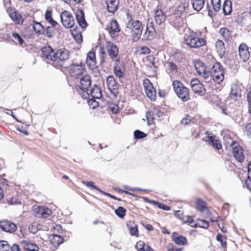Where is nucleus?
<instances>
[{"instance_id":"nucleus-1","label":"nucleus","mask_w":251,"mask_h":251,"mask_svg":"<svg viewBox=\"0 0 251 251\" xmlns=\"http://www.w3.org/2000/svg\"><path fill=\"white\" fill-rule=\"evenodd\" d=\"M132 33L133 42L138 41L141 37L143 27L141 22L137 20L129 19L126 25Z\"/></svg>"},{"instance_id":"nucleus-2","label":"nucleus","mask_w":251,"mask_h":251,"mask_svg":"<svg viewBox=\"0 0 251 251\" xmlns=\"http://www.w3.org/2000/svg\"><path fill=\"white\" fill-rule=\"evenodd\" d=\"M173 86L175 93L182 100L186 101L190 99L188 89L178 80L173 82Z\"/></svg>"},{"instance_id":"nucleus-3","label":"nucleus","mask_w":251,"mask_h":251,"mask_svg":"<svg viewBox=\"0 0 251 251\" xmlns=\"http://www.w3.org/2000/svg\"><path fill=\"white\" fill-rule=\"evenodd\" d=\"M211 77L212 79L218 84L222 82L224 79V70L223 67L219 63H216L214 64L211 69L209 72Z\"/></svg>"},{"instance_id":"nucleus-4","label":"nucleus","mask_w":251,"mask_h":251,"mask_svg":"<svg viewBox=\"0 0 251 251\" xmlns=\"http://www.w3.org/2000/svg\"><path fill=\"white\" fill-rule=\"evenodd\" d=\"M76 82L77 84L75 88L76 90L80 94L81 91L82 92V95H85L86 92H88V89L90 88L91 84L90 76L88 75H85L81 76Z\"/></svg>"},{"instance_id":"nucleus-5","label":"nucleus","mask_w":251,"mask_h":251,"mask_svg":"<svg viewBox=\"0 0 251 251\" xmlns=\"http://www.w3.org/2000/svg\"><path fill=\"white\" fill-rule=\"evenodd\" d=\"M185 44L191 48H198L205 44V41L203 38L197 36L195 33H191L185 39Z\"/></svg>"},{"instance_id":"nucleus-6","label":"nucleus","mask_w":251,"mask_h":251,"mask_svg":"<svg viewBox=\"0 0 251 251\" xmlns=\"http://www.w3.org/2000/svg\"><path fill=\"white\" fill-rule=\"evenodd\" d=\"M53 64L56 67L61 66L64 61L69 58V52L65 49L58 50L54 54Z\"/></svg>"},{"instance_id":"nucleus-7","label":"nucleus","mask_w":251,"mask_h":251,"mask_svg":"<svg viewBox=\"0 0 251 251\" xmlns=\"http://www.w3.org/2000/svg\"><path fill=\"white\" fill-rule=\"evenodd\" d=\"M60 17L62 25L66 28H71L75 25V21L74 16L69 11L67 10L62 11Z\"/></svg>"},{"instance_id":"nucleus-8","label":"nucleus","mask_w":251,"mask_h":251,"mask_svg":"<svg viewBox=\"0 0 251 251\" xmlns=\"http://www.w3.org/2000/svg\"><path fill=\"white\" fill-rule=\"evenodd\" d=\"M105 48L112 61L114 62L120 60L119 49L115 44L112 42L107 41L105 44Z\"/></svg>"},{"instance_id":"nucleus-9","label":"nucleus","mask_w":251,"mask_h":251,"mask_svg":"<svg viewBox=\"0 0 251 251\" xmlns=\"http://www.w3.org/2000/svg\"><path fill=\"white\" fill-rule=\"evenodd\" d=\"M231 141L230 146L232 147L233 156L239 162H243L245 159L243 149L238 143L230 139Z\"/></svg>"},{"instance_id":"nucleus-10","label":"nucleus","mask_w":251,"mask_h":251,"mask_svg":"<svg viewBox=\"0 0 251 251\" xmlns=\"http://www.w3.org/2000/svg\"><path fill=\"white\" fill-rule=\"evenodd\" d=\"M195 68L199 75L201 76L204 79H208L210 73L206 69V67L204 63L200 60H197L194 63Z\"/></svg>"},{"instance_id":"nucleus-11","label":"nucleus","mask_w":251,"mask_h":251,"mask_svg":"<svg viewBox=\"0 0 251 251\" xmlns=\"http://www.w3.org/2000/svg\"><path fill=\"white\" fill-rule=\"evenodd\" d=\"M34 215L39 218H46L51 214V211L50 209L38 205H35L33 207Z\"/></svg>"},{"instance_id":"nucleus-12","label":"nucleus","mask_w":251,"mask_h":251,"mask_svg":"<svg viewBox=\"0 0 251 251\" xmlns=\"http://www.w3.org/2000/svg\"><path fill=\"white\" fill-rule=\"evenodd\" d=\"M156 36V32L152 22L148 23L145 33L143 35L142 40L151 41Z\"/></svg>"},{"instance_id":"nucleus-13","label":"nucleus","mask_w":251,"mask_h":251,"mask_svg":"<svg viewBox=\"0 0 251 251\" xmlns=\"http://www.w3.org/2000/svg\"><path fill=\"white\" fill-rule=\"evenodd\" d=\"M191 86L192 90L196 94L202 96L205 93L203 85L197 78H193L191 81Z\"/></svg>"},{"instance_id":"nucleus-14","label":"nucleus","mask_w":251,"mask_h":251,"mask_svg":"<svg viewBox=\"0 0 251 251\" xmlns=\"http://www.w3.org/2000/svg\"><path fill=\"white\" fill-rule=\"evenodd\" d=\"M84 71V65L81 64L72 65L70 67L69 73L72 77L78 79L82 75Z\"/></svg>"},{"instance_id":"nucleus-15","label":"nucleus","mask_w":251,"mask_h":251,"mask_svg":"<svg viewBox=\"0 0 251 251\" xmlns=\"http://www.w3.org/2000/svg\"><path fill=\"white\" fill-rule=\"evenodd\" d=\"M114 62V74L119 78H123L125 75L126 72L124 65L123 63L120 62V60Z\"/></svg>"},{"instance_id":"nucleus-16","label":"nucleus","mask_w":251,"mask_h":251,"mask_svg":"<svg viewBox=\"0 0 251 251\" xmlns=\"http://www.w3.org/2000/svg\"><path fill=\"white\" fill-rule=\"evenodd\" d=\"M0 228L3 231L9 233H13L17 229V226L14 223L8 220L0 221Z\"/></svg>"},{"instance_id":"nucleus-17","label":"nucleus","mask_w":251,"mask_h":251,"mask_svg":"<svg viewBox=\"0 0 251 251\" xmlns=\"http://www.w3.org/2000/svg\"><path fill=\"white\" fill-rule=\"evenodd\" d=\"M243 85L241 83H235L231 87L230 97L235 100H238L241 97Z\"/></svg>"},{"instance_id":"nucleus-18","label":"nucleus","mask_w":251,"mask_h":251,"mask_svg":"<svg viewBox=\"0 0 251 251\" xmlns=\"http://www.w3.org/2000/svg\"><path fill=\"white\" fill-rule=\"evenodd\" d=\"M163 115V113L157 108H154L150 112L146 113V118L148 125L153 123V120L157 118H160Z\"/></svg>"},{"instance_id":"nucleus-19","label":"nucleus","mask_w":251,"mask_h":251,"mask_svg":"<svg viewBox=\"0 0 251 251\" xmlns=\"http://www.w3.org/2000/svg\"><path fill=\"white\" fill-rule=\"evenodd\" d=\"M206 137L208 139L209 144L217 150L222 148V144L219 140L217 139L216 136L210 132L206 131L205 133Z\"/></svg>"},{"instance_id":"nucleus-20","label":"nucleus","mask_w":251,"mask_h":251,"mask_svg":"<svg viewBox=\"0 0 251 251\" xmlns=\"http://www.w3.org/2000/svg\"><path fill=\"white\" fill-rule=\"evenodd\" d=\"M22 248L26 251H39V248L34 243L29 240H23L21 242Z\"/></svg>"},{"instance_id":"nucleus-21","label":"nucleus","mask_w":251,"mask_h":251,"mask_svg":"<svg viewBox=\"0 0 251 251\" xmlns=\"http://www.w3.org/2000/svg\"><path fill=\"white\" fill-rule=\"evenodd\" d=\"M42 57L53 62L54 59L55 52L53 49L50 46L43 47L42 50Z\"/></svg>"},{"instance_id":"nucleus-22","label":"nucleus","mask_w":251,"mask_h":251,"mask_svg":"<svg viewBox=\"0 0 251 251\" xmlns=\"http://www.w3.org/2000/svg\"><path fill=\"white\" fill-rule=\"evenodd\" d=\"M239 54L240 58L244 62L247 61L250 57V52L246 44L241 43L239 47Z\"/></svg>"},{"instance_id":"nucleus-23","label":"nucleus","mask_w":251,"mask_h":251,"mask_svg":"<svg viewBox=\"0 0 251 251\" xmlns=\"http://www.w3.org/2000/svg\"><path fill=\"white\" fill-rule=\"evenodd\" d=\"M120 30V28L117 21L116 20H111L110 23L109 33L112 38L115 39L117 37Z\"/></svg>"},{"instance_id":"nucleus-24","label":"nucleus","mask_w":251,"mask_h":251,"mask_svg":"<svg viewBox=\"0 0 251 251\" xmlns=\"http://www.w3.org/2000/svg\"><path fill=\"white\" fill-rule=\"evenodd\" d=\"M106 84L108 89L111 93H115L117 92L119 86L114 77L112 75L107 77L106 79Z\"/></svg>"},{"instance_id":"nucleus-25","label":"nucleus","mask_w":251,"mask_h":251,"mask_svg":"<svg viewBox=\"0 0 251 251\" xmlns=\"http://www.w3.org/2000/svg\"><path fill=\"white\" fill-rule=\"evenodd\" d=\"M7 11L11 19L16 24L22 25L23 23L24 19L21 14L17 13L13 9L9 8H8Z\"/></svg>"},{"instance_id":"nucleus-26","label":"nucleus","mask_w":251,"mask_h":251,"mask_svg":"<svg viewBox=\"0 0 251 251\" xmlns=\"http://www.w3.org/2000/svg\"><path fill=\"white\" fill-rule=\"evenodd\" d=\"M95 99H100L101 97V93L100 89L97 86L91 89H88V92H86L85 95H82V97L87 98V96H90Z\"/></svg>"},{"instance_id":"nucleus-27","label":"nucleus","mask_w":251,"mask_h":251,"mask_svg":"<svg viewBox=\"0 0 251 251\" xmlns=\"http://www.w3.org/2000/svg\"><path fill=\"white\" fill-rule=\"evenodd\" d=\"M76 19L80 27H86L87 24L84 18V13L81 9H78L76 12Z\"/></svg>"},{"instance_id":"nucleus-28","label":"nucleus","mask_w":251,"mask_h":251,"mask_svg":"<svg viewBox=\"0 0 251 251\" xmlns=\"http://www.w3.org/2000/svg\"><path fill=\"white\" fill-rule=\"evenodd\" d=\"M105 3L109 12L114 13L117 10L119 0H105Z\"/></svg>"},{"instance_id":"nucleus-29","label":"nucleus","mask_w":251,"mask_h":251,"mask_svg":"<svg viewBox=\"0 0 251 251\" xmlns=\"http://www.w3.org/2000/svg\"><path fill=\"white\" fill-rule=\"evenodd\" d=\"M166 15L162 10L157 9L155 11L154 18L157 24L160 25L166 19Z\"/></svg>"},{"instance_id":"nucleus-30","label":"nucleus","mask_w":251,"mask_h":251,"mask_svg":"<svg viewBox=\"0 0 251 251\" xmlns=\"http://www.w3.org/2000/svg\"><path fill=\"white\" fill-rule=\"evenodd\" d=\"M86 63L90 68L95 67L96 61L95 53L94 51H90L87 53Z\"/></svg>"},{"instance_id":"nucleus-31","label":"nucleus","mask_w":251,"mask_h":251,"mask_svg":"<svg viewBox=\"0 0 251 251\" xmlns=\"http://www.w3.org/2000/svg\"><path fill=\"white\" fill-rule=\"evenodd\" d=\"M49 240L54 247H57L63 243V238L61 236L52 234L49 236Z\"/></svg>"},{"instance_id":"nucleus-32","label":"nucleus","mask_w":251,"mask_h":251,"mask_svg":"<svg viewBox=\"0 0 251 251\" xmlns=\"http://www.w3.org/2000/svg\"><path fill=\"white\" fill-rule=\"evenodd\" d=\"M191 3L193 8L195 11L199 12L203 7L205 0H191Z\"/></svg>"},{"instance_id":"nucleus-33","label":"nucleus","mask_w":251,"mask_h":251,"mask_svg":"<svg viewBox=\"0 0 251 251\" xmlns=\"http://www.w3.org/2000/svg\"><path fill=\"white\" fill-rule=\"evenodd\" d=\"M32 26L36 33L38 35L43 34L45 32L44 26L39 22L34 21Z\"/></svg>"},{"instance_id":"nucleus-34","label":"nucleus","mask_w":251,"mask_h":251,"mask_svg":"<svg viewBox=\"0 0 251 251\" xmlns=\"http://www.w3.org/2000/svg\"><path fill=\"white\" fill-rule=\"evenodd\" d=\"M216 50L220 56H223L225 52V47L224 42L221 40H218L215 44Z\"/></svg>"},{"instance_id":"nucleus-35","label":"nucleus","mask_w":251,"mask_h":251,"mask_svg":"<svg viewBox=\"0 0 251 251\" xmlns=\"http://www.w3.org/2000/svg\"><path fill=\"white\" fill-rule=\"evenodd\" d=\"M177 234L176 232L173 233L172 237L175 243L178 245H184L187 244L186 238L182 236H177Z\"/></svg>"},{"instance_id":"nucleus-36","label":"nucleus","mask_w":251,"mask_h":251,"mask_svg":"<svg viewBox=\"0 0 251 251\" xmlns=\"http://www.w3.org/2000/svg\"><path fill=\"white\" fill-rule=\"evenodd\" d=\"M127 226L131 235L136 237L138 236V230L137 226L134 223L129 222L127 224Z\"/></svg>"},{"instance_id":"nucleus-37","label":"nucleus","mask_w":251,"mask_h":251,"mask_svg":"<svg viewBox=\"0 0 251 251\" xmlns=\"http://www.w3.org/2000/svg\"><path fill=\"white\" fill-rule=\"evenodd\" d=\"M136 247L138 251H154L151 247L145 245L142 241L138 242Z\"/></svg>"},{"instance_id":"nucleus-38","label":"nucleus","mask_w":251,"mask_h":251,"mask_svg":"<svg viewBox=\"0 0 251 251\" xmlns=\"http://www.w3.org/2000/svg\"><path fill=\"white\" fill-rule=\"evenodd\" d=\"M231 2L229 0H226L223 5V10L225 15H229L231 12Z\"/></svg>"},{"instance_id":"nucleus-39","label":"nucleus","mask_w":251,"mask_h":251,"mask_svg":"<svg viewBox=\"0 0 251 251\" xmlns=\"http://www.w3.org/2000/svg\"><path fill=\"white\" fill-rule=\"evenodd\" d=\"M167 71L171 75L176 74L177 72V67L176 64L173 62L167 63Z\"/></svg>"},{"instance_id":"nucleus-40","label":"nucleus","mask_w":251,"mask_h":251,"mask_svg":"<svg viewBox=\"0 0 251 251\" xmlns=\"http://www.w3.org/2000/svg\"><path fill=\"white\" fill-rule=\"evenodd\" d=\"M147 97L151 100H154L156 99V91L152 87L145 90Z\"/></svg>"},{"instance_id":"nucleus-41","label":"nucleus","mask_w":251,"mask_h":251,"mask_svg":"<svg viewBox=\"0 0 251 251\" xmlns=\"http://www.w3.org/2000/svg\"><path fill=\"white\" fill-rule=\"evenodd\" d=\"M41 225L36 222H34L29 226V230L31 233L35 234L41 228Z\"/></svg>"},{"instance_id":"nucleus-42","label":"nucleus","mask_w":251,"mask_h":251,"mask_svg":"<svg viewBox=\"0 0 251 251\" xmlns=\"http://www.w3.org/2000/svg\"><path fill=\"white\" fill-rule=\"evenodd\" d=\"M217 240L219 241L221 243V246L224 249H226L227 248L226 244V238L225 236H223L221 234L219 233L217 235Z\"/></svg>"},{"instance_id":"nucleus-43","label":"nucleus","mask_w":251,"mask_h":251,"mask_svg":"<svg viewBox=\"0 0 251 251\" xmlns=\"http://www.w3.org/2000/svg\"><path fill=\"white\" fill-rule=\"evenodd\" d=\"M219 33L226 40H228L231 37V33L226 28H221L220 30Z\"/></svg>"},{"instance_id":"nucleus-44","label":"nucleus","mask_w":251,"mask_h":251,"mask_svg":"<svg viewBox=\"0 0 251 251\" xmlns=\"http://www.w3.org/2000/svg\"><path fill=\"white\" fill-rule=\"evenodd\" d=\"M211 2L213 8L215 12H218L221 9V5L220 0H211Z\"/></svg>"},{"instance_id":"nucleus-45","label":"nucleus","mask_w":251,"mask_h":251,"mask_svg":"<svg viewBox=\"0 0 251 251\" xmlns=\"http://www.w3.org/2000/svg\"><path fill=\"white\" fill-rule=\"evenodd\" d=\"M197 209L201 211H203L206 209V204L204 201L201 200H198L196 204Z\"/></svg>"},{"instance_id":"nucleus-46","label":"nucleus","mask_w":251,"mask_h":251,"mask_svg":"<svg viewBox=\"0 0 251 251\" xmlns=\"http://www.w3.org/2000/svg\"><path fill=\"white\" fill-rule=\"evenodd\" d=\"M126 212V209L122 206H119L115 211L116 214L121 218H124L125 216Z\"/></svg>"},{"instance_id":"nucleus-47","label":"nucleus","mask_w":251,"mask_h":251,"mask_svg":"<svg viewBox=\"0 0 251 251\" xmlns=\"http://www.w3.org/2000/svg\"><path fill=\"white\" fill-rule=\"evenodd\" d=\"M9 249L10 246L7 241H0V251H8Z\"/></svg>"},{"instance_id":"nucleus-48","label":"nucleus","mask_w":251,"mask_h":251,"mask_svg":"<svg viewBox=\"0 0 251 251\" xmlns=\"http://www.w3.org/2000/svg\"><path fill=\"white\" fill-rule=\"evenodd\" d=\"M197 226L204 228H207L209 226V224L208 223L204 220H199L197 224H196L194 226L197 227Z\"/></svg>"},{"instance_id":"nucleus-49","label":"nucleus","mask_w":251,"mask_h":251,"mask_svg":"<svg viewBox=\"0 0 251 251\" xmlns=\"http://www.w3.org/2000/svg\"><path fill=\"white\" fill-rule=\"evenodd\" d=\"M82 183L84 184L87 187L91 188L93 189H96L100 193H102V190H100L98 187L94 185V182L93 181H82Z\"/></svg>"},{"instance_id":"nucleus-50","label":"nucleus","mask_w":251,"mask_h":251,"mask_svg":"<svg viewBox=\"0 0 251 251\" xmlns=\"http://www.w3.org/2000/svg\"><path fill=\"white\" fill-rule=\"evenodd\" d=\"M134 135L135 138L137 139H142L147 136V134L146 133L139 130H136L134 131Z\"/></svg>"},{"instance_id":"nucleus-51","label":"nucleus","mask_w":251,"mask_h":251,"mask_svg":"<svg viewBox=\"0 0 251 251\" xmlns=\"http://www.w3.org/2000/svg\"><path fill=\"white\" fill-rule=\"evenodd\" d=\"M12 36L15 40L17 41L20 45H22L24 41L22 37L15 32H12Z\"/></svg>"},{"instance_id":"nucleus-52","label":"nucleus","mask_w":251,"mask_h":251,"mask_svg":"<svg viewBox=\"0 0 251 251\" xmlns=\"http://www.w3.org/2000/svg\"><path fill=\"white\" fill-rule=\"evenodd\" d=\"M150 202L151 203H153V204H154L157 205V206L159 208L162 209L166 210V211H169L170 210V207L166 205L159 203L158 202L155 201L153 200L151 201Z\"/></svg>"},{"instance_id":"nucleus-53","label":"nucleus","mask_w":251,"mask_h":251,"mask_svg":"<svg viewBox=\"0 0 251 251\" xmlns=\"http://www.w3.org/2000/svg\"><path fill=\"white\" fill-rule=\"evenodd\" d=\"M182 220L185 223L188 224V225H191V226H194L193 225L191 224L193 223V220L192 218L189 216H183L182 218Z\"/></svg>"},{"instance_id":"nucleus-54","label":"nucleus","mask_w":251,"mask_h":251,"mask_svg":"<svg viewBox=\"0 0 251 251\" xmlns=\"http://www.w3.org/2000/svg\"><path fill=\"white\" fill-rule=\"evenodd\" d=\"M192 120V118L190 116L186 115V117L182 119L181 123L184 126H186L190 123Z\"/></svg>"},{"instance_id":"nucleus-55","label":"nucleus","mask_w":251,"mask_h":251,"mask_svg":"<svg viewBox=\"0 0 251 251\" xmlns=\"http://www.w3.org/2000/svg\"><path fill=\"white\" fill-rule=\"evenodd\" d=\"M143 85H144L145 90H146L149 88H151V87H152V84L151 83V82L148 79L144 80Z\"/></svg>"},{"instance_id":"nucleus-56","label":"nucleus","mask_w":251,"mask_h":251,"mask_svg":"<svg viewBox=\"0 0 251 251\" xmlns=\"http://www.w3.org/2000/svg\"><path fill=\"white\" fill-rule=\"evenodd\" d=\"M53 32V28L51 26H48L46 30V35L48 38H51Z\"/></svg>"},{"instance_id":"nucleus-57","label":"nucleus","mask_w":251,"mask_h":251,"mask_svg":"<svg viewBox=\"0 0 251 251\" xmlns=\"http://www.w3.org/2000/svg\"><path fill=\"white\" fill-rule=\"evenodd\" d=\"M45 17L46 20L47 21H49V20H51L52 19V12L51 10H47L46 11Z\"/></svg>"},{"instance_id":"nucleus-58","label":"nucleus","mask_w":251,"mask_h":251,"mask_svg":"<svg viewBox=\"0 0 251 251\" xmlns=\"http://www.w3.org/2000/svg\"><path fill=\"white\" fill-rule=\"evenodd\" d=\"M100 53L101 54L100 58H101V62H104V54H105V51L103 47H100Z\"/></svg>"},{"instance_id":"nucleus-59","label":"nucleus","mask_w":251,"mask_h":251,"mask_svg":"<svg viewBox=\"0 0 251 251\" xmlns=\"http://www.w3.org/2000/svg\"><path fill=\"white\" fill-rule=\"evenodd\" d=\"M247 100L249 105V109L250 113H251V91L248 93L247 95Z\"/></svg>"},{"instance_id":"nucleus-60","label":"nucleus","mask_w":251,"mask_h":251,"mask_svg":"<svg viewBox=\"0 0 251 251\" xmlns=\"http://www.w3.org/2000/svg\"><path fill=\"white\" fill-rule=\"evenodd\" d=\"M245 129L248 134L251 136V123L248 124L245 126Z\"/></svg>"},{"instance_id":"nucleus-61","label":"nucleus","mask_w":251,"mask_h":251,"mask_svg":"<svg viewBox=\"0 0 251 251\" xmlns=\"http://www.w3.org/2000/svg\"><path fill=\"white\" fill-rule=\"evenodd\" d=\"M141 53L142 54H148L150 52V49L147 47H143L141 49Z\"/></svg>"},{"instance_id":"nucleus-62","label":"nucleus","mask_w":251,"mask_h":251,"mask_svg":"<svg viewBox=\"0 0 251 251\" xmlns=\"http://www.w3.org/2000/svg\"><path fill=\"white\" fill-rule=\"evenodd\" d=\"M181 249L176 248L175 247L172 245H170L168 246V251H180Z\"/></svg>"},{"instance_id":"nucleus-63","label":"nucleus","mask_w":251,"mask_h":251,"mask_svg":"<svg viewBox=\"0 0 251 251\" xmlns=\"http://www.w3.org/2000/svg\"><path fill=\"white\" fill-rule=\"evenodd\" d=\"M11 251H21L19 247L16 244H14L11 247Z\"/></svg>"},{"instance_id":"nucleus-64","label":"nucleus","mask_w":251,"mask_h":251,"mask_svg":"<svg viewBox=\"0 0 251 251\" xmlns=\"http://www.w3.org/2000/svg\"><path fill=\"white\" fill-rule=\"evenodd\" d=\"M248 178L251 179V161L250 162L248 166Z\"/></svg>"}]
</instances>
